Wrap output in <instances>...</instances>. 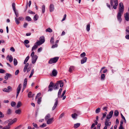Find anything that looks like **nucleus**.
<instances>
[{
  "mask_svg": "<svg viewBox=\"0 0 129 129\" xmlns=\"http://www.w3.org/2000/svg\"><path fill=\"white\" fill-rule=\"evenodd\" d=\"M119 10L117 15V18L118 20L120 22L121 21V17L124 11V6L122 2H121L119 4Z\"/></svg>",
  "mask_w": 129,
  "mask_h": 129,
  "instance_id": "obj_1",
  "label": "nucleus"
},
{
  "mask_svg": "<svg viewBox=\"0 0 129 129\" xmlns=\"http://www.w3.org/2000/svg\"><path fill=\"white\" fill-rule=\"evenodd\" d=\"M110 4L111 6H113L114 9H116L117 8V6H118L117 0H111L110 1Z\"/></svg>",
  "mask_w": 129,
  "mask_h": 129,
  "instance_id": "obj_2",
  "label": "nucleus"
},
{
  "mask_svg": "<svg viewBox=\"0 0 129 129\" xmlns=\"http://www.w3.org/2000/svg\"><path fill=\"white\" fill-rule=\"evenodd\" d=\"M45 41L44 37L43 36H41L39 39V40L36 43V44L38 45H40L43 44Z\"/></svg>",
  "mask_w": 129,
  "mask_h": 129,
  "instance_id": "obj_3",
  "label": "nucleus"
},
{
  "mask_svg": "<svg viewBox=\"0 0 129 129\" xmlns=\"http://www.w3.org/2000/svg\"><path fill=\"white\" fill-rule=\"evenodd\" d=\"M59 59L58 57H55L51 59L49 61V63L50 64H52L56 62Z\"/></svg>",
  "mask_w": 129,
  "mask_h": 129,
  "instance_id": "obj_4",
  "label": "nucleus"
},
{
  "mask_svg": "<svg viewBox=\"0 0 129 129\" xmlns=\"http://www.w3.org/2000/svg\"><path fill=\"white\" fill-rule=\"evenodd\" d=\"M54 86V84L52 82H51L48 86V88L49 89L48 90V91H51L52 90Z\"/></svg>",
  "mask_w": 129,
  "mask_h": 129,
  "instance_id": "obj_5",
  "label": "nucleus"
},
{
  "mask_svg": "<svg viewBox=\"0 0 129 129\" xmlns=\"http://www.w3.org/2000/svg\"><path fill=\"white\" fill-rule=\"evenodd\" d=\"M32 57V63L33 64L35 63L38 58V56L36 55H35L34 56Z\"/></svg>",
  "mask_w": 129,
  "mask_h": 129,
  "instance_id": "obj_6",
  "label": "nucleus"
},
{
  "mask_svg": "<svg viewBox=\"0 0 129 129\" xmlns=\"http://www.w3.org/2000/svg\"><path fill=\"white\" fill-rule=\"evenodd\" d=\"M21 84H20L18 86L17 88V94L16 95V98L18 97V94L20 92V91L21 90Z\"/></svg>",
  "mask_w": 129,
  "mask_h": 129,
  "instance_id": "obj_7",
  "label": "nucleus"
},
{
  "mask_svg": "<svg viewBox=\"0 0 129 129\" xmlns=\"http://www.w3.org/2000/svg\"><path fill=\"white\" fill-rule=\"evenodd\" d=\"M55 103L53 107L52 108V110H53L56 107L58 103V98H57L55 99Z\"/></svg>",
  "mask_w": 129,
  "mask_h": 129,
  "instance_id": "obj_8",
  "label": "nucleus"
},
{
  "mask_svg": "<svg viewBox=\"0 0 129 129\" xmlns=\"http://www.w3.org/2000/svg\"><path fill=\"white\" fill-rule=\"evenodd\" d=\"M113 113V111H110L108 114L107 116V119H110L112 117Z\"/></svg>",
  "mask_w": 129,
  "mask_h": 129,
  "instance_id": "obj_9",
  "label": "nucleus"
},
{
  "mask_svg": "<svg viewBox=\"0 0 129 129\" xmlns=\"http://www.w3.org/2000/svg\"><path fill=\"white\" fill-rule=\"evenodd\" d=\"M9 120H11L9 121V122L8 123V124L10 126L13 123L16 122L17 120V119L16 118H15L13 120H12L11 119H9Z\"/></svg>",
  "mask_w": 129,
  "mask_h": 129,
  "instance_id": "obj_10",
  "label": "nucleus"
},
{
  "mask_svg": "<svg viewBox=\"0 0 129 129\" xmlns=\"http://www.w3.org/2000/svg\"><path fill=\"white\" fill-rule=\"evenodd\" d=\"M7 60H9L10 62H11L13 61V58L11 55L9 56V55H8L7 57Z\"/></svg>",
  "mask_w": 129,
  "mask_h": 129,
  "instance_id": "obj_11",
  "label": "nucleus"
},
{
  "mask_svg": "<svg viewBox=\"0 0 129 129\" xmlns=\"http://www.w3.org/2000/svg\"><path fill=\"white\" fill-rule=\"evenodd\" d=\"M27 82V79L25 78L24 79L23 83V89H25L26 87Z\"/></svg>",
  "mask_w": 129,
  "mask_h": 129,
  "instance_id": "obj_12",
  "label": "nucleus"
},
{
  "mask_svg": "<svg viewBox=\"0 0 129 129\" xmlns=\"http://www.w3.org/2000/svg\"><path fill=\"white\" fill-rule=\"evenodd\" d=\"M109 120L106 119L105 120V125L106 126H109L111 124V122H109Z\"/></svg>",
  "mask_w": 129,
  "mask_h": 129,
  "instance_id": "obj_13",
  "label": "nucleus"
},
{
  "mask_svg": "<svg viewBox=\"0 0 129 129\" xmlns=\"http://www.w3.org/2000/svg\"><path fill=\"white\" fill-rule=\"evenodd\" d=\"M57 71L55 69H53L52 72V75L54 76H56L57 74Z\"/></svg>",
  "mask_w": 129,
  "mask_h": 129,
  "instance_id": "obj_14",
  "label": "nucleus"
},
{
  "mask_svg": "<svg viewBox=\"0 0 129 129\" xmlns=\"http://www.w3.org/2000/svg\"><path fill=\"white\" fill-rule=\"evenodd\" d=\"M54 8L53 4H51L49 7L50 11V12L53 11L54 10Z\"/></svg>",
  "mask_w": 129,
  "mask_h": 129,
  "instance_id": "obj_15",
  "label": "nucleus"
},
{
  "mask_svg": "<svg viewBox=\"0 0 129 129\" xmlns=\"http://www.w3.org/2000/svg\"><path fill=\"white\" fill-rule=\"evenodd\" d=\"M53 118L52 117L51 118L48 119L47 122V123L48 124H51L52 122Z\"/></svg>",
  "mask_w": 129,
  "mask_h": 129,
  "instance_id": "obj_16",
  "label": "nucleus"
},
{
  "mask_svg": "<svg viewBox=\"0 0 129 129\" xmlns=\"http://www.w3.org/2000/svg\"><path fill=\"white\" fill-rule=\"evenodd\" d=\"M57 82L58 83L59 85L60 84V86L61 87H62L63 85V83L62 80H60L57 81Z\"/></svg>",
  "mask_w": 129,
  "mask_h": 129,
  "instance_id": "obj_17",
  "label": "nucleus"
},
{
  "mask_svg": "<svg viewBox=\"0 0 129 129\" xmlns=\"http://www.w3.org/2000/svg\"><path fill=\"white\" fill-rule=\"evenodd\" d=\"M128 12H126L125 15L124 17L125 20L127 21H128L129 20V18L128 16Z\"/></svg>",
  "mask_w": 129,
  "mask_h": 129,
  "instance_id": "obj_18",
  "label": "nucleus"
},
{
  "mask_svg": "<svg viewBox=\"0 0 129 129\" xmlns=\"http://www.w3.org/2000/svg\"><path fill=\"white\" fill-rule=\"evenodd\" d=\"M87 59V58L86 57H83L81 61V63L83 64L86 62Z\"/></svg>",
  "mask_w": 129,
  "mask_h": 129,
  "instance_id": "obj_19",
  "label": "nucleus"
},
{
  "mask_svg": "<svg viewBox=\"0 0 129 129\" xmlns=\"http://www.w3.org/2000/svg\"><path fill=\"white\" fill-rule=\"evenodd\" d=\"M11 76V75L9 73H6V76L4 77L5 79L7 80L8 79V78L10 77Z\"/></svg>",
  "mask_w": 129,
  "mask_h": 129,
  "instance_id": "obj_20",
  "label": "nucleus"
},
{
  "mask_svg": "<svg viewBox=\"0 0 129 129\" xmlns=\"http://www.w3.org/2000/svg\"><path fill=\"white\" fill-rule=\"evenodd\" d=\"M78 116L77 114L76 113H74L72 114V117L74 119H76L77 118V116Z\"/></svg>",
  "mask_w": 129,
  "mask_h": 129,
  "instance_id": "obj_21",
  "label": "nucleus"
},
{
  "mask_svg": "<svg viewBox=\"0 0 129 129\" xmlns=\"http://www.w3.org/2000/svg\"><path fill=\"white\" fill-rule=\"evenodd\" d=\"M59 88V84L58 82H57V83H56L55 85L54 86V89H57Z\"/></svg>",
  "mask_w": 129,
  "mask_h": 129,
  "instance_id": "obj_22",
  "label": "nucleus"
},
{
  "mask_svg": "<svg viewBox=\"0 0 129 129\" xmlns=\"http://www.w3.org/2000/svg\"><path fill=\"white\" fill-rule=\"evenodd\" d=\"M35 45H34L32 48L31 49V51H33L34 50H35L38 47V46L39 45H38L37 44H36Z\"/></svg>",
  "mask_w": 129,
  "mask_h": 129,
  "instance_id": "obj_23",
  "label": "nucleus"
},
{
  "mask_svg": "<svg viewBox=\"0 0 129 129\" xmlns=\"http://www.w3.org/2000/svg\"><path fill=\"white\" fill-rule=\"evenodd\" d=\"M10 126L8 124L7 125L3 127L2 129H10Z\"/></svg>",
  "mask_w": 129,
  "mask_h": 129,
  "instance_id": "obj_24",
  "label": "nucleus"
},
{
  "mask_svg": "<svg viewBox=\"0 0 129 129\" xmlns=\"http://www.w3.org/2000/svg\"><path fill=\"white\" fill-rule=\"evenodd\" d=\"M80 125V124L79 123H77L74 124V127L75 128H76L78 127Z\"/></svg>",
  "mask_w": 129,
  "mask_h": 129,
  "instance_id": "obj_25",
  "label": "nucleus"
},
{
  "mask_svg": "<svg viewBox=\"0 0 129 129\" xmlns=\"http://www.w3.org/2000/svg\"><path fill=\"white\" fill-rule=\"evenodd\" d=\"M29 58V56H28L25 59L24 62V64H25L27 62V61L28 60Z\"/></svg>",
  "mask_w": 129,
  "mask_h": 129,
  "instance_id": "obj_26",
  "label": "nucleus"
},
{
  "mask_svg": "<svg viewBox=\"0 0 129 129\" xmlns=\"http://www.w3.org/2000/svg\"><path fill=\"white\" fill-rule=\"evenodd\" d=\"M105 74H101V80H105Z\"/></svg>",
  "mask_w": 129,
  "mask_h": 129,
  "instance_id": "obj_27",
  "label": "nucleus"
},
{
  "mask_svg": "<svg viewBox=\"0 0 129 129\" xmlns=\"http://www.w3.org/2000/svg\"><path fill=\"white\" fill-rule=\"evenodd\" d=\"M21 112V111L20 109L17 110H15V113L16 114H20Z\"/></svg>",
  "mask_w": 129,
  "mask_h": 129,
  "instance_id": "obj_28",
  "label": "nucleus"
},
{
  "mask_svg": "<svg viewBox=\"0 0 129 129\" xmlns=\"http://www.w3.org/2000/svg\"><path fill=\"white\" fill-rule=\"evenodd\" d=\"M62 90V89L60 88L59 89L58 94V97L59 98L60 97V95L61 94V92Z\"/></svg>",
  "mask_w": 129,
  "mask_h": 129,
  "instance_id": "obj_29",
  "label": "nucleus"
},
{
  "mask_svg": "<svg viewBox=\"0 0 129 129\" xmlns=\"http://www.w3.org/2000/svg\"><path fill=\"white\" fill-rule=\"evenodd\" d=\"M74 69V67L73 66H71L69 68V71L71 73L72 72V70H73Z\"/></svg>",
  "mask_w": 129,
  "mask_h": 129,
  "instance_id": "obj_30",
  "label": "nucleus"
},
{
  "mask_svg": "<svg viewBox=\"0 0 129 129\" xmlns=\"http://www.w3.org/2000/svg\"><path fill=\"white\" fill-rule=\"evenodd\" d=\"M125 31L126 34H129V26H128L126 28Z\"/></svg>",
  "mask_w": 129,
  "mask_h": 129,
  "instance_id": "obj_31",
  "label": "nucleus"
},
{
  "mask_svg": "<svg viewBox=\"0 0 129 129\" xmlns=\"http://www.w3.org/2000/svg\"><path fill=\"white\" fill-rule=\"evenodd\" d=\"M119 112L117 110H116L114 112V115L116 116H117L119 115Z\"/></svg>",
  "mask_w": 129,
  "mask_h": 129,
  "instance_id": "obj_32",
  "label": "nucleus"
},
{
  "mask_svg": "<svg viewBox=\"0 0 129 129\" xmlns=\"http://www.w3.org/2000/svg\"><path fill=\"white\" fill-rule=\"evenodd\" d=\"M7 90L8 92H9L12 90V87L10 86H8L7 87Z\"/></svg>",
  "mask_w": 129,
  "mask_h": 129,
  "instance_id": "obj_33",
  "label": "nucleus"
},
{
  "mask_svg": "<svg viewBox=\"0 0 129 129\" xmlns=\"http://www.w3.org/2000/svg\"><path fill=\"white\" fill-rule=\"evenodd\" d=\"M50 117V114H47L45 117V119L46 120L48 119Z\"/></svg>",
  "mask_w": 129,
  "mask_h": 129,
  "instance_id": "obj_34",
  "label": "nucleus"
},
{
  "mask_svg": "<svg viewBox=\"0 0 129 129\" xmlns=\"http://www.w3.org/2000/svg\"><path fill=\"white\" fill-rule=\"evenodd\" d=\"M14 64V66H16L18 62L17 60L15 58H14L13 60Z\"/></svg>",
  "mask_w": 129,
  "mask_h": 129,
  "instance_id": "obj_35",
  "label": "nucleus"
},
{
  "mask_svg": "<svg viewBox=\"0 0 129 129\" xmlns=\"http://www.w3.org/2000/svg\"><path fill=\"white\" fill-rule=\"evenodd\" d=\"M21 105V103L20 101H19L18 102L17 106V108H18L20 107Z\"/></svg>",
  "mask_w": 129,
  "mask_h": 129,
  "instance_id": "obj_36",
  "label": "nucleus"
},
{
  "mask_svg": "<svg viewBox=\"0 0 129 129\" xmlns=\"http://www.w3.org/2000/svg\"><path fill=\"white\" fill-rule=\"evenodd\" d=\"M12 113V110L10 109H9L7 110V113L8 115L11 114Z\"/></svg>",
  "mask_w": 129,
  "mask_h": 129,
  "instance_id": "obj_37",
  "label": "nucleus"
},
{
  "mask_svg": "<svg viewBox=\"0 0 129 129\" xmlns=\"http://www.w3.org/2000/svg\"><path fill=\"white\" fill-rule=\"evenodd\" d=\"M52 30L51 28H49L46 29V32H48L50 33H51L52 31Z\"/></svg>",
  "mask_w": 129,
  "mask_h": 129,
  "instance_id": "obj_38",
  "label": "nucleus"
},
{
  "mask_svg": "<svg viewBox=\"0 0 129 129\" xmlns=\"http://www.w3.org/2000/svg\"><path fill=\"white\" fill-rule=\"evenodd\" d=\"M34 69H33L32 70L31 73L30 74V75L29 77V78H30L32 76V75H33L34 74Z\"/></svg>",
  "mask_w": 129,
  "mask_h": 129,
  "instance_id": "obj_39",
  "label": "nucleus"
},
{
  "mask_svg": "<svg viewBox=\"0 0 129 129\" xmlns=\"http://www.w3.org/2000/svg\"><path fill=\"white\" fill-rule=\"evenodd\" d=\"M15 22L16 23V24H18L19 23V20H18V18H16V17H15Z\"/></svg>",
  "mask_w": 129,
  "mask_h": 129,
  "instance_id": "obj_40",
  "label": "nucleus"
},
{
  "mask_svg": "<svg viewBox=\"0 0 129 129\" xmlns=\"http://www.w3.org/2000/svg\"><path fill=\"white\" fill-rule=\"evenodd\" d=\"M45 6L44 5H43L42 6V13H44L45 11Z\"/></svg>",
  "mask_w": 129,
  "mask_h": 129,
  "instance_id": "obj_41",
  "label": "nucleus"
},
{
  "mask_svg": "<svg viewBox=\"0 0 129 129\" xmlns=\"http://www.w3.org/2000/svg\"><path fill=\"white\" fill-rule=\"evenodd\" d=\"M38 16L36 14L34 17V19L35 21H36L38 19Z\"/></svg>",
  "mask_w": 129,
  "mask_h": 129,
  "instance_id": "obj_42",
  "label": "nucleus"
},
{
  "mask_svg": "<svg viewBox=\"0 0 129 129\" xmlns=\"http://www.w3.org/2000/svg\"><path fill=\"white\" fill-rule=\"evenodd\" d=\"M26 19L28 21H31V18L29 16H27L26 17Z\"/></svg>",
  "mask_w": 129,
  "mask_h": 129,
  "instance_id": "obj_43",
  "label": "nucleus"
},
{
  "mask_svg": "<svg viewBox=\"0 0 129 129\" xmlns=\"http://www.w3.org/2000/svg\"><path fill=\"white\" fill-rule=\"evenodd\" d=\"M90 24H88L86 27V30L88 31H89L90 30Z\"/></svg>",
  "mask_w": 129,
  "mask_h": 129,
  "instance_id": "obj_44",
  "label": "nucleus"
},
{
  "mask_svg": "<svg viewBox=\"0 0 129 129\" xmlns=\"http://www.w3.org/2000/svg\"><path fill=\"white\" fill-rule=\"evenodd\" d=\"M41 99L42 98L41 97H40L38 98L37 101V103L38 104H40L41 100Z\"/></svg>",
  "mask_w": 129,
  "mask_h": 129,
  "instance_id": "obj_45",
  "label": "nucleus"
},
{
  "mask_svg": "<svg viewBox=\"0 0 129 129\" xmlns=\"http://www.w3.org/2000/svg\"><path fill=\"white\" fill-rule=\"evenodd\" d=\"M101 109L100 108H98L95 110V113H98L100 111Z\"/></svg>",
  "mask_w": 129,
  "mask_h": 129,
  "instance_id": "obj_46",
  "label": "nucleus"
},
{
  "mask_svg": "<svg viewBox=\"0 0 129 129\" xmlns=\"http://www.w3.org/2000/svg\"><path fill=\"white\" fill-rule=\"evenodd\" d=\"M11 106L12 107H14L15 106V105H16V103L14 102H11Z\"/></svg>",
  "mask_w": 129,
  "mask_h": 129,
  "instance_id": "obj_47",
  "label": "nucleus"
},
{
  "mask_svg": "<svg viewBox=\"0 0 129 129\" xmlns=\"http://www.w3.org/2000/svg\"><path fill=\"white\" fill-rule=\"evenodd\" d=\"M50 42L51 43L53 44L54 43V38L53 37H52L51 38Z\"/></svg>",
  "mask_w": 129,
  "mask_h": 129,
  "instance_id": "obj_48",
  "label": "nucleus"
},
{
  "mask_svg": "<svg viewBox=\"0 0 129 129\" xmlns=\"http://www.w3.org/2000/svg\"><path fill=\"white\" fill-rule=\"evenodd\" d=\"M4 116V114L0 111V118H3Z\"/></svg>",
  "mask_w": 129,
  "mask_h": 129,
  "instance_id": "obj_49",
  "label": "nucleus"
},
{
  "mask_svg": "<svg viewBox=\"0 0 129 129\" xmlns=\"http://www.w3.org/2000/svg\"><path fill=\"white\" fill-rule=\"evenodd\" d=\"M121 116L122 118L124 120V122L125 123H126V119H125L124 117L123 116V115H122V114H121Z\"/></svg>",
  "mask_w": 129,
  "mask_h": 129,
  "instance_id": "obj_50",
  "label": "nucleus"
},
{
  "mask_svg": "<svg viewBox=\"0 0 129 129\" xmlns=\"http://www.w3.org/2000/svg\"><path fill=\"white\" fill-rule=\"evenodd\" d=\"M46 126V124L45 123H43L40 126L41 127H44Z\"/></svg>",
  "mask_w": 129,
  "mask_h": 129,
  "instance_id": "obj_51",
  "label": "nucleus"
},
{
  "mask_svg": "<svg viewBox=\"0 0 129 129\" xmlns=\"http://www.w3.org/2000/svg\"><path fill=\"white\" fill-rule=\"evenodd\" d=\"M85 53L84 52H83L80 54V56L81 57H83L85 55Z\"/></svg>",
  "mask_w": 129,
  "mask_h": 129,
  "instance_id": "obj_52",
  "label": "nucleus"
},
{
  "mask_svg": "<svg viewBox=\"0 0 129 129\" xmlns=\"http://www.w3.org/2000/svg\"><path fill=\"white\" fill-rule=\"evenodd\" d=\"M31 91L29 92L28 94V97L30 98L31 97Z\"/></svg>",
  "mask_w": 129,
  "mask_h": 129,
  "instance_id": "obj_53",
  "label": "nucleus"
},
{
  "mask_svg": "<svg viewBox=\"0 0 129 129\" xmlns=\"http://www.w3.org/2000/svg\"><path fill=\"white\" fill-rule=\"evenodd\" d=\"M28 13L31 14H35V13L31 11V10H29L28 11Z\"/></svg>",
  "mask_w": 129,
  "mask_h": 129,
  "instance_id": "obj_54",
  "label": "nucleus"
},
{
  "mask_svg": "<svg viewBox=\"0 0 129 129\" xmlns=\"http://www.w3.org/2000/svg\"><path fill=\"white\" fill-rule=\"evenodd\" d=\"M5 72L4 70L2 69H0V73H4Z\"/></svg>",
  "mask_w": 129,
  "mask_h": 129,
  "instance_id": "obj_55",
  "label": "nucleus"
},
{
  "mask_svg": "<svg viewBox=\"0 0 129 129\" xmlns=\"http://www.w3.org/2000/svg\"><path fill=\"white\" fill-rule=\"evenodd\" d=\"M10 120H9V119L8 120H7V121L4 122V124H6L8 122H9V121H10Z\"/></svg>",
  "mask_w": 129,
  "mask_h": 129,
  "instance_id": "obj_56",
  "label": "nucleus"
},
{
  "mask_svg": "<svg viewBox=\"0 0 129 129\" xmlns=\"http://www.w3.org/2000/svg\"><path fill=\"white\" fill-rule=\"evenodd\" d=\"M19 20L23 21L24 19V18L22 17H20L18 18Z\"/></svg>",
  "mask_w": 129,
  "mask_h": 129,
  "instance_id": "obj_57",
  "label": "nucleus"
},
{
  "mask_svg": "<svg viewBox=\"0 0 129 129\" xmlns=\"http://www.w3.org/2000/svg\"><path fill=\"white\" fill-rule=\"evenodd\" d=\"M33 124L34 126L36 128H38V125L36 124L35 123H33Z\"/></svg>",
  "mask_w": 129,
  "mask_h": 129,
  "instance_id": "obj_58",
  "label": "nucleus"
},
{
  "mask_svg": "<svg viewBox=\"0 0 129 129\" xmlns=\"http://www.w3.org/2000/svg\"><path fill=\"white\" fill-rule=\"evenodd\" d=\"M66 15L65 14L64 15L63 17L62 20V21H63L64 20L66 19Z\"/></svg>",
  "mask_w": 129,
  "mask_h": 129,
  "instance_id": "obj_59",
  "label": "nucleus"
},
{
  "mask_svg": "<svg viewBox=\"0 0 129 129\" xmlns=\"http://www.w3.org/2000/svg\"><path fill=\"white\" fill-rule=\"evenodd\" d=\"M24 42L26 44H28L29 43V41L28 40H26L24 41Z\"/></svg>",
  "mask_w": 129,
  "mask_h": 129,
  "instance_id": "obj_60",
  "label": "nucleus"
},
{
  "mask_svg": "<svg viewBox=\"0 0 129 129\" xmlns=\"http://www.w3.org/2000/svg\"><path fill=\"white\" fill-rule=\"evenodd\" d=\"M42 50V47H40L38 48V52H40Z\"/></svg>",
  "mask_w": 129,
  "mask_h": 129,
  "instance_id": "obj_61",
  "label": "nucleus"
},
{
  "mask_svg": "<svg viewBox=\"0 0 129 129\" xmlns=\"http://www.w3.org/2000/svg\"><path fill=\"white\" fill-rule=\"evenodd\" d=\"M19 72V71L18 70H17L15 72V75H17L18 74Z\"/></svg>",
  "mask_w": 129,
  "mask_h": 129,
  "instance_id": "obj_62",
  "label": "nucleus"
},
{
  "mask_svg": "<svg viewBox=\"0 0 129 129\" xmlns=\"http://www.w3.org/2000/svg\"><path fill=\"white\" fill-rule=\"evenodd\" d=\"M10 50L11 51L13 52H14L15 51V49L13 47H11Z\"/></svg>",
  "mask_w": 129,
  "mask_h": 129,
  "instance_id": "obj_63",
  "label": "nucleus"
},
{
  "mask_svg": "<svg viewBox=\"0 0 129 129\" xmlns=\"http://www.w3.org/2000/svg\"><path fill=\"white\" fill-rule=\"evenodd\" d=\"M125 37L126 39L129 40V35L127 34L125 36Z\"/></svg>",
  "mask_w": 129,
  "mask_h": 129,
  "instance_id": "obj_64",
  "label": "nucleus"
}]
</instances>
